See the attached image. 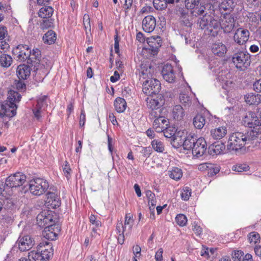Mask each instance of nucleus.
<instances>
[{"instance_id": "f257e3e1", "label": "nucleus", "mask_w": 261, "mask_h": 261, "mask_svg": "<svg viewBox=\"0 0 261 261\" xmlns=\"http://www.w3.org/2000/svg\"><path fill=\"white\" fill-rule=\"evenodd\" d=\"M198 28L204 30L208 35L215 37L217 36L220 28L226 33L231 32L235 27V20L231 15L225 16L222 19V24L218 19L210 15H204L197 20Z\"/></svg>"}, {"instance_id": "f03ea898", "label": "nucleus", "mask_w": 261, "mask_h": 261, "mask_svg": "<svg viewBox=\"0 0 261 261\" xmlns=\"http://www.w3.org/2000/svg\"><path fill=\"white\" fill-rule=\"evenodd\" d=\"M255 139V135L252 132H234L229 136L227 150L236 152L242 149L246 144L251 143Z\"/></svg>"}, {"instance_id": "7ed1b4c3", "label": "nucleus", "mask_w": 261, "mask_h": 261, "mask_svg": "<svg viewBox=\"0 0 261 261\" xmlns=\"http://www.w3.org/2000/svg\"><path fill=\"white\" fill-rule=\"evenodd\" d=\"M21 98V96L18 92L10 90L7 100L4 103H0V116L11 118L16 115L17 106L15 102H19Z\"/></svg>"}, {"instance_id": "20e7f679", "label": "nucleus", "mask_w": 261, "mask_h": 261, "mask_svg": "<svg viewBox=\"0 0 261 261\" xmlns=\"http://www.w3.org/2000/svg\"><path fill=\"white\" fill-rule=\"evenodd\" d=\"M243 124L246 127L252 128L246 132H252L256 139L261 134V120L253 112H248L242 120Z\"/></svg>"}, {"instance_id": "39448f33", "label": "nucleus", "mask_w": 261, "mask_h": 261, "mask_svg": "<svg viewBox=\"0 0 261 261\" xmlns=\"http://www.w3.org/2000/svg\"><path fill=\"white\" fill-rule=\"evenodd\" d=\"M250 55L247 51L242 50L234 54L232 60L238 69L244 70L250 65Z\"/></svg>"}, {"instance_id": "423d86ee", "label": "nucleus", "mask_w": 261, "mask_h": 261, "mask_svg": "<svg viewBox=\"0 0 261 261\" xmlns=\"http://www.w3.org/2000/svg\"><path fill=\"white\" fill-rule=\"evenodd\" d=\"M49 185L46 180L37 178L30 181L29 189L30 192L36 196L43 194L48 188Z\"/></svg>"}, {"instance_id": "0eeeda50", "label": "nucleus", "mask_w": 261, "mask_h": 261, "mask_svg": "<svg viewBox=\"0 0 261 261\" xmlns=\"http://www.w3.org/2000/svg\"><path fill=\"white\" fill-rule=\"evenodd\" d=\"M161 89V84L159 81L155 79H150L143 82L142 91L146 95L152 96L159 95Z\"/></svg>"}, {"instance_id": "6e6552de", "label": "nucleus", "mask_w": 261, "mask_h": 261, "mask_svg": "<svg viewBox=\"0 0 261 261\" xmlns=\"http://www.w3.org/2000/svg\"><path fill=\"white\" fill-rule=\"evenodd\" d=\"M14 58L19 62H25L31 54V50L27 45L19 44L12 51Z\"/></svg>"}, {"instance_id": "1a4fd4ad", "label": "nucleus", "mask_w": 261, "mask_h": 261, "mask_svg": "<svg viewBox=\"0 0 261 261\" xmlns=\"http://www.w3.org/2000/svg\"><path fill=\"white\" fill-rule=\"evenodd\" d=\"M26 181V176L17 172L8 177L5 180V185L10 188H16L22 186Z\"/></svg>"}, {"instance_id": "9d476101", "label": "nucleus", "mask_w": 261, "mask_h": 261, "mask_svg": "<svg viewBox=\"0 0 261 261\" xmlns=\"http://www.w3.org/2000/svg\"><path fill=\"white\" fill-rule=\"evenodd\" d=\"M54 219L52 212L48 211L42 212L37 215L36 218L37 224L42 227H45L50 224L56 225Z\"/></svg>"}, {"instance_id": "9b49d317", "label": "nucleus", "mask_w": 261, "mask_h": 261, "mask_svg": "<svg viewBox=\"0 0 261 261\" xmlns=\"http://www.w3.org/2000/svg\"><path fill=\"white\" fill-rule=\"evenodd\" d=\"M17 243L21 251H25L31 249L35 244L34 238L29 234H21Z\"/></svg>"}, {"instance_id": "f8f14e48", "label": "nucleus", "mask_w": 261, "mask_h": 261, "mask_svg": "<svg viewBox=\"0 0 261 261\" xmlns=\"http://www.w3.org/2000/svg\"><path fill=\"white\" fill-rule=\"evenodd\" d=\"M250 32L247 29L238 28L233 35V40L237 44L243 45L248 40Z\"/></svg>"}, {"instance_id": "ddd939ff", "label": "nucleus", "mask_w": 261, "mask_h": 261, "mask_svg": "<svg viewBox=\"0 0 261 261\" xmlns=\"http://www.w3.org/2000/svg\"><path fill=\"white\" fill-rule=\"evenodd\" d=\"M206 149V141L203 138H199L195 143L192 149V154L194 156L199 158L204 154Z\"/></svg>"}, {"instance_id": "4468645a", "label": "nucleus", "mask_w": 261, "mask_h": 261, "mask_svg": "<svg viewBox=\"0 0 261 261\" xmlns=\"http://www.w3.org/2000/svg\"><path fill=\"white\" fill-rule=\"evenodd\" d=\"M59 231L60 227L58 224H50L45 226L42 232V236L48 240H55L56 239Z\"/></svg>"}, {"instance_id": "2eb2a0df", "label": "nucleus", "mask_w": 261, "mask_h": 261, "mask_svg": "<svg viewBox=\"0 0 261 261\" xmlns=\"http://www.w3.org/2000/svg\"><path fill=\"white\" fill-rule=\"evenodd\" d=\"M147 43L148 45V49L151 51V54L154 56L158 53L159 48L162 45V40L160 36L152 37L148 38L147 40Z\"/></svg>"}, {"instance_id": "dca6fc26", "label": "nucleus", "mask_w": 261, "mask_h": 261, "mask_svg": "<svg viewBox=\"0 0 261 261\" xmlns=\"http://www.w3.org/2000/svg\"><path fill=\"white\" fill-rule=\"evenodd\" d=\"M156 26V19L152 15H148L142 20V29L146 33H151Z\"/></svg>"}, {"instance_id": "f3484780", "label": "nucleus", "mask_w": 261, "mask_h": 261, "mask_svg": "<svg viewBox=\"0 0 261 261\" xmlns=\"http://www.w3.org/2000/svg\"><path fill=\"white\" fill-rule=\"evenodd\" d=\"M162 74L164 79L169 83H172L175 81V74L170 64H166L163 66Z\"/></svg>"}, {"instance_id": "a211bd4d", "label": "nucleus", "mask_w": 261, "mask_h": 261, "mask_svg": "<svg viewBox=\"0 0 261 261\" xmlns=\"http://www.w3.org/2000/svg\"><path fill=\"white\" fill-rule=\"evenodd\" d=\"M146 102L147 107L151 110L162 107L164 105V99L162 95L159 94L154 98L152 97L147 98Z\"/></svg>"}, {"instance_id": "6ab92c4d", "label": "nucleus", "mask_w": 261, "mask_h": 261, "mask_svg": "<svg viewBox=\"0 0 261 261\" xmlns=\"http://www.w3.org/2000/svg\"><path fill=\"white\" fill-rule=\"evenodd\" d=\"M46 202L48 205L56 208L61 205V200L58 195L54 192H48L46 193Z\"/></svg>"}, {"instance_id": "aec40b11", "label": "nucleus", "mask_w": 261, "mask_h": 261, "mask_svg": "<svg viewBox=\"0 0 261 261\" xmlns=\"http://www.w3.org/2000/svg\"><path fill=\"white\" fill-rule=\"evenodd\" d=\"M169 123V120L163 116L155 119L153 123V127L158 133L162 132L167 128Z\"/></svg>"}, {"instance_id": "412c9836", "label": "nucleus", "mask_w": 261, "mask_h": 261, "mask_svg": "<svg viewBox=\"0 0 261 261\" xmlns=\"http://www.w3.org/2000/svg\"><path fill=\"white\" fill-rule=\"evenodd\" d=\"M31 68L29 65H19L17 68V75L20 80H26L31 74Z\"/></svg>"}, {"instance_id": "4be33fe9", "label": "nucleus", "mask_w": 261, "mask_h": 261, "mask_svg": "<svg viewBox=\"0 0 261 261\" xmlns=\"http://www.w3.org/2000/svg\"><path fill=\"white\" fill-rule=\"evenodd\" d=\"M225 149V145L221 142L213 143L209 146L208 151L210 154H219Z\"/></svg>"}, {"instance_id": "5701e85b", "label": "nucleus", "mask_w": 261, "mask_h": 261, "mask_svg": "<svg viewBox=\"0 0 261 261\" xmlns=\"http://www.w3.org/2000/svg\"><path fill=\"white\" fill-rule=\"evenodd\" d=\"M227 50L226 45L222 42H216L212 46V51L213 54L219 57L224 56Z\"/></svg>"}, {"instance_id": "b1692460", "label": "nucleus", "mask_w": 261, "mask_h": 261, "mask_svg": "<svg viewBox=\"0 0 261 261\" xmlns=\"http://www.w3.org/2000/svg\"><path fill=\"white\" fill-rule=\"evenodd\" d=\"M198 139L194 134H189L186 137L184 136V149L185 150L192 149Z\"/></svg>"}, {"instance_id": "393cba45", "label": "nucleus", "mask_w": 261, "mask_h": 261, "mask_svg": "<svg viewBox=\"0 0 261 261\" xmlns=\"http://www.w3.org/2000/svg\"><path fill=\"white\" fill-rule=\"evenodd\" d=\"M244 99L245 102L250 105H257L261 102V95L250 93L244 96Z\"/></svg>"}, {"instance_id": "a878e982", "label": "nucleus", "mask_w": 261, "mask_h": 261, "mask_svg": "<svg viewBox=\"0 0 261 261\" xmlns=\"http://www.w3.org/2000/svg\"><path fill=\"white\" fill-rule=\"evenodd\" d=\"M227 130L226 127L221 126L211 130V135L213 139L220 140L225 136L227 134Z\"/></svg>"}, {"instance_id": "bb28decb", "label": "nucleus", "mask_w": 261, "mask_h": 261, "mask_svg": "<svg viewBox=\"0 0 261 261\" xmlns=\"http://www.w3.org/2000/svg\"><path fill=\"white\" fill-rule=\"evenodd\" d=\"M184 132H178L173 136L171 139V144L175 148H178L181 146H184V138L182 134Z\"/></svg>"}, {"instance_id": "cd10ccee", "label": "nucleus", "mask_w": 261, "mask_h": 261, "mask_svg": "<svg viewBox=\"0 0 261 261\" xmlns=\"http://www.w3.org/2000/svg\"><path fill=\"white\" fill-rule=\"evenodd\" d=\"M153 69L150 65L147 64H142L139 69V75L140 77L142 76L144 79L149 76H151Z\"/></svg>"}, {"instance_id": "c85d7f7f", "label": "nucleus", "mask_w": 261, "mask_h": 261, "mask_svg": "<svg viewBox=\"0 0 261 261\" xmlns=\"http://www.w3.org/2000/svg\"><path fill=\"white\" fill-rule=\"evenodd\" d=\"M205 116L202 114H197L193 119V124L194 127L199 129H202L205 124Z\"/></svg>"}, {"instance_id": "c756f323", "label": "nucleus", "mask_w": 261, "mask_h": 261, "mask_svg": "<svg viewBox=\"0 0 261 261\" xmlns=\"http://www.w3.org/2000/svg\"><path fill=\"white\" fill-rule=\"evenodd\" d=\"M45 245H46V248H45L44 250H41V252L40 253L43 255V257L46 259L47 261H48L50 256H51L53 254V249L52 246L49 245L48 242H45L44 244V242L40 243L39 245L40 247H42L43 246L45 247Z\"/></svg>"}, {"instance_id": "7c9ffc66", "label": "nucleus", "mask_w": 261, "mask_h": 261, "mask_svg": "<svg viewBox=\"0 0 261 261\" xmlns=\"http://www.w3.org/2000/svg\"><path fill=\"white\" fill-rule=\"evenodd\" d=\"M56 39V34L53 30L48 31L43 36L44 42L49 45L54 43Z\"/></svg>"}, {"instance_id": "2f4dec72", "label": "nucleus", "mask_w": 261, "mask_h": 261, "mask_svg": "<svg viewBox=\"0 0 261 261\" xmlns=\"http://www.w3.org/2000/svg\"><path fill=\"white\" fill-rule=\"evenodd\" d=\"M115 110L118 113L123 112L126 108V102L124 98L117 97L114 101Z\"/></svg>"}, {"instance_id": "473e14b6", "label": "nucleus", "mask_w": 261, "mask_h": 261, "mask_svg": "<svg viewBox=\"0 0 261 261\" xmlns=\"http://www.w3.org/2000/svg\"><path fill=\"white\" fill-rule=\"evenodd\" d=\"M174 0H153V6L156 10H163L167 7L168 4H173Z\"/></svg>"}, {"instance_id": "72a5a7b5", "label": "nucleus", "mask_w": 261, "mask_h": 261, "mask_svg": "<svg viewBox=\"0 0 261 261\" xmlns=\"http://www.w3.org/2000/svg\"><path fill=\"white\" fill-rule=\"evenodd\" d=\"M179 99L180 102L185 107V108H189L192 105V98L187 94L184 93H180L179 96Z\"/></svg>"}, {"instance_id": "f704fd0d", "label": "nucleus", "mask_w": 261, "mask_h": 261, "mask_svg": "<svg viewBox=\"0 0 261 261\" xmlns=\"http://www.w3.org/2000/svg\"><path fill=\"white\" fill-rule=\"evenodd\" d=\"M185 112L180 105H176L173 109V116L177 120H181L184 118Z\"/></svg>"}, {"instance_id": "c9c22d12", "label": "nucleus", "mask_w": 261, "mask_h": 261, "mask_svg": "<svg viewBox=\"0 0 261 261\" xmlns=\"http://www.w3.org/2000/svg\"><path fill=\"white\" fill-rule=\"evenodd\" d=\"M205 8L204 5H202L201 3H199L198 6H195L190 9V13L193 16L197 17L200 15H203L204 14Z\"/></svg>"}, {"instance_id": "e433bc0d", "label": "nucleus", "mask_w": 261, "mask_h": 261, "mask_svg": "<svg viewBox=\"0 0 261 261\" xmlns=\"http://www.w3.org/2000/svg\"><path fill=\"white\" fill-rule=\"evenodd\" d=\"M27 259L30 261H47L40 252L34 250L29 253Z\"/></svg>"}, {"instance_id": "4c0bfd02", "label": "nucleus", "mask_w": 261, "mask_h": 261, "mask_svg": "<svg viewBox=\"0 0 261 261\" xmlns=\"http://www.w3.org/2000/svg\"><path fill=\"white\" fill-rule=\"evenodd\" d=\"M53 9L51 7H45L41 8L38 12V16L43 18H47L51 16Z\"/></svg>"}, {"instance_id": "58836bf2", "label": "nucleus", "mask_w": 261, "mask_h": 261, "mask_svg": "<svg viewBox=\"0 0 261 261\" xmlns=\"http://www.w3.org/2000/svg\"><path fill=\"white\" fill-rule=\"evenodd\" d=\"M12 62V58L11 56L3 54L0 56V64L5 68L10 66Z\"/></svg>"}, {"instance_id": "ea45409f", "label": "nucleus", "mask_w": 261, "mask_h": 261, "mask_svg": "<svg viewBox=\"0 0 261 261\" xmlns=\"http://www.w3.org/2000/svg\"><path fill=\"white\" fill-rule=\"evenodd\" d=\"M180 14V19L182 23L186 27L191 28L193 24L191 16L184 11H182Z\"/></svg>"}, {"instance_id": "a19ab883", "label": "nucleus", "mask_w": 261, "mask_h": 261, "mask_svg": "<svg viewBox=\"0 0 261 261\" xmlns=\"http://www.w3.org/2000/svg\"><path fill=\"white\" fill-rule=\"evenodd\" d=\"M169 175L171 178L177 180L182 177V172L180 169L173 167L171 171H169Z\"/></svg>"}, {"instance_id": "79ce46f5", "label": "nucleus", "mask_w": 261, "mask_h": 261, "mask_svg": "<svg viewBox=\"0 0 261 261\" xmlns=\"http://www.w3.org/2000/svg\"><path fill=\"white\" fill-rule=\"evenodd\" d=\"M151 145L153 149L156 152H163L165 150L163 143L159 140H153L151 142Z\"/></svg>"}, {"instance_id": "37998d69", "label": "nucleus", "mask_w": 261, "mask_h": 261, "mask_svg": "<svg viewBox=\"0 0 261 261\" xmlns=\"http://www.w3.org/2000/svg\"><path fill=\"white\" fill-rule=\"evenodd\" d=\"M162 111L163 108L161 107L151 110L149 114V118L151 119H155L156 118L163 117Z\"/></svg>"}, {"instance_id": "c03bdc74", "label": "nucleus", "mask_w": 261, "mask_h": 261, "mask_svg": "<svg viewBox=\"0 0 261 261\" xmlns=\"http://www.w3.org/2000/svg\"><path fill=\"white\" fill-rule=\"evenodd\" d=\"M259 234L255 231L251 232L248 234V239L250 244L257 243L259 241Z\"/></svg>"}, {"instance_id": "a18cd8bd", "label": "nucleus", "mask_w": 261, "mask_h": 261, "mask_svg": "<svg viewBox=\"0 0 261 261\" xmlns=\"http://www.w3.org/2000/svg\"><path fill=\"white\" fill-rule=\"evenodd\" d=\"M13 205L12 201L8 199L0 200V212L3 209H8Z\"/></svg>"}, {"instance_id": "49530a36", "label": "nucleus", "mask_w": 261, "mask_h": 261, "mask_svg": "<svg viewBox=\"0 0 261 261\" xmlns=\"http://www.w3.org/2000/svg\"><path fill=\"white\" fill-rule=\"evenodd\" d=\"M83 24L86 31V33L88 36V32L91 31V25L90 22L89 16L87 14H85L83 17Z\"/></svg>"}, {"instance_id": "de8ad7c7", "label": "nucleus", "mask_w": 261, "mask_h": 261, "mask_svg": "<svg viewBox=\"0 0 261 261\" xmlns=\"http://www.w3.org/2000/svg\"><path fill=\"white\" fill-rule=\"evenodd\" d=\"M176 223L180 226H185L187 223V219L184 214H178L175 218Z\"/></svg>"}, {"instance_id": "09e8293b", "label": "nucleus", "mask_w": 261, "mask_h": 261, "mask_svg": "<svg viewBox=\"0 0 261 261\" xmlns=\"http://www.w3.org/2000/svg\"><path fill=\"white\" fill-rule=\"evenodd\" d=\"M249 169V166L246 164H237L233 166L232 170L238 172L248 171Z\"/></svg>"}, {"instance_id": "8fccbe9b", "label": "nucleus", "mask_w": 261, "mask_h": 261, "mask_svg": "<svg viewBox=\"0 0 261 261\" xmlns=\"http://www.w3.org/2000/svg\"><path fill=\"white\" fill-rule=\"evenodd\" d=\"M234 6L235 4L233 0H226L221 4V8L226 10H230Z\"/></svg>"}, {"instance_id": "3c124183", "label": "nucleus", "mask_w": 261, "mask_h": 261, "mask_svg": "<svg viewBox=\"0 0 261 261\" xmlns=\"http://www.w3.org/2000/svg\"><path fill=\"white\" fill-rule=\"evenodd\" d=\"M208 166L209 169L208 171V175L209 176H214L220 171V168L219 166L211 163Z\"/></svg>"}, {"instance_id": "603ef678", "label": "nucleus", "mask_w": 261, "mask_h": 261, "mask_svg": "<svg viewBox=\"0 0 261 261\" xmlns=\"http://www.w3.org/2000/svg\"><path fill=\"white\" fill-rule=\"evenodd\" d=\"M191 194V190L190 188L185 187L181 193V198L184 200H188Z\"/></svg>"}, {"instance_id": "864d4df0", "label": "nucleus", "mask_w": 261, "mask_h": 261, "mask_svg": "<svg viewBox=\"0 0 261 261\" xmlns=\"http://www.w3.org/2000/svg\"><path fill=\"white\" fill-rule=\"evenodd\" d=\"M200 1L201 0H185L186 7L188 9H190L195 6H198Z\"/></svg>"}, {"instance_id": "5fc2aeb1", "label": "nucleus", "mask_w": 261, "mask_h": 261, "mask_svg": "<svg viewBox=\"0 0 261 261\" xmlns=\"http://www.w3.org/2000/svg\"><path fill=\"white\" fill-rule=\"evenodd\" d=\"M243 255V252L241 250L234 251L232 253V258L234 261H240Z\"/></svg>"}, {"instance_id": "6e6d98bb", "label": "nucleus", "mask_w": 261, "mask_h": 261, "mask_svg": "<svg viewBox=\"0 0 261 261\" xmlns=\"http://www.w3.org/2000/svg\"><path fill=\"white\" fill-rule=\"evenodd\" d=\"M46 99L47 97L46 96H43L38 100L37 106L38 109H40L42 108H44L45 106H47V103L46 102Z\"/></svg>"}, {"instance_id": "4d7b16f0", "label": "nucleus", "mask_w": 261, "mask_h": 261, "mask_svg": "<svg viewBox=\"0 0 261 261\" xmlns=\"http://www.w3.org/2000/svg\"><path fill=\"white\" fill-rule=\"evenodd\" d=\"M163 132H164V134L165 137L171 138V139L176 134L174 130V129L171 130V128L168 127H167V128H166V129H165L164 131H163Z\"/></svg>"}, {"instance_id": "13d9d810", "label": "nucleus", "mask_w": 261, "mask_h": 261, "mask_svg": "<svg viewBox=\"0 0 261 261\" xmlns=\"http://www.w3.org/2000/svg\"><path fill=\"white\" fill-rule=\"evenodd\" d=\"M134 6L133 0H125L123 7L124 8L125 13L126 15L130 8Z\"/></svg>"}, {"instance_id": "bf43d9fd", "label": "nucleus", "mask_w": 261, "mask_h": 261, "mask_svg": "<svg viewBox=\"0 0 261 261\" xmlns=\"http://www.w3.org/2000/svg\"><path fill=\"white\" fill-rule=\"evenodd\" d=\"M32 56H34L35 60L37 61V64H39L41 58V51L38 48L33 49L32 51Z\"/></svg>"}, {"instance_id": "052dcab7", "label": "nucleus", "mask_w": 261, "mask_h": 261, "mask_svg": "<svg viewBox=\"0 0 261 261\" xmlns=\"http://www.w3.org/2000/svg\"><path fill=\"white\" fill-rule=\"evenodd\" d=\"M89 221L92 224L95 225L96 227L101 226V223L99 220L96 219V217L93 215H91L89 217Z\"/></svg>"}, {"instance_id": "680f3d73", "label": "nucleus", "mask_w": 261, "mask_h": 261, "mask_svg": "<svg viewBox=\"0 0 261 261\" xmlns=\"http://www.w3.org/2000/svg\"><path fill=\"white\" fill-rule=\"evenodd\" d=\"M7 35V28L4 25H0V40L3 39Z\"/></svg>"}, {"instance_id": "e2e57ef3", "label": "nucleus", "mask_w": 261, "mask_h": 261, "mask_svg": "<svg viewBox=\"0 0 261 261\" xmlns=\"http://www.w3.org/2000/svg\"><path fill=\"white\" fill-rule=\"evenodd\" d=\"M253 88L256 92H261V79L254 83Z\"/></svg>"}, {"instance_id": "0e129e2a", "label": "nucleus", "mask_w": 261, "mask_h": 261, "mask_svg": "<svg viewBox=\"0 0 261 261\" xmlns=\"http://www.w3.org/2000/svg\"><path fill=\"white\" fill-rule=\"evenodd\" d=\"M9 44L5 41H1L0 42V51L1 53L2 51L6 52L9 48Z\"/></svg>"}, {"instance_id": "69168bd1", "label": "nucleus", "mask_w": 261, "mask_h": 261, "mask_svg": "<svg viewBox=\"0 0 261 261\" xmlns=\"http://www.w3.org/2000/svg\"><path fill=\"white\" fill-rule=\"evenodd\" d=\"M151 149L149 147H144L141 151V153L142 154L143 158H146L150 155L151 154Z\"/></svg>"}, {"instance_id": "338daca9", "label": "nucleus", "mask_w": 261, "mask_h": 261, "mask_svg": "<svg viewBox=\"0 0 261 261\" xmlns=\"http://www.w3.org/2000/svg\"><path fill=\"white\" fill-rule=\"evenodd\" d=\"M63 171L64 174H65L66 177L68 178L70 174L71 169L67 161L65 162V164L64 165V167H63Z\"/></svg>"}, {"instance_id": "774afa93", "label": "nucleus", "mask_w": 261, "mask_h": 261, "mask_svg": "<svg viewBox=\"0 0 261 261\" xmlns=\"http://www.w3.org/2000/svg\"><path fill=\"white\" fill-rule=\"evenodd\" d=\"M163 253V249L162 248H160L155 255V259L156 261H162Z\"/></svg>"}]
</instances>
